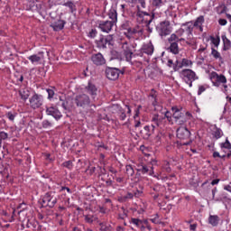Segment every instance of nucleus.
<instances>
[{
    "mask_svg": "<svg viewBox=\"0 0 231 231\" xmlns=\"http://www.w3.org/2000/svg\"><path fill=\"white\" fill-rule=\"evenodd\" d=\"M163 169L166 172H171L172 170L171 169V163L169 162H164Z\"/></svg>",
    "mask_w": 231,
    "mask_h": 231,
    "instance_id": "56",
    "label": "nucleus"
},
{
    "mask_svg": "<svg viewBox=\"0 0 231 231\" xmlns=\"http://www.w3.org/2000/svg\"><path fill=\"white\" fill-rule=\"evenodd\" d=\"M152 5L155 8H161V6H163V0H152Z\"/></svg>",
    "mask_w": 231,
    "mask_h": 231,
    "instance_id": "49",
    "label": "nucleus"
},
{
    "mask_svg": "<svg viewBox=\"0 0 231 231\" xmlns=\"http://www.w3.org/2000/svg\"><path fill=\"white\" fill-rule=\"evenodd\" d=\"M133 198H134L133 192L128 191L125 195L121 197V200L125 202V201H129V199H133Z\"/></svg>",
    "mask_w": 231,
    "mask_h": 231,
    "instance_id": "45",
    "label": "nucleus"
},
{
    "mask_svg": "<svg viewBox=\"0 0 231 231\" xmlns=\"http://www.w3.org/2000/svg\"><path fill=\"white\" fill-rule=\"evenodd\" d=\"M42 126L43 129H51V127H53V123L50 122L48 119H44L42 122Z\"/></svg>",
    "mask_w": 231,
    "mask_h": 231,
    "instance_id": "41",
    "label": "nucleus"
},
{
    "mask_svg": "<svg viewBox=\"0 0 231 231\" xmlns=\"http://www.w3.org/2000/svg\"><path fill=\"white\" fill-rule=\"evenodd\" d=\"M167 66L168 68H172V69H174V61L172 60H168Z\"/></svg>",
    "mask_w": 231,
    "mask_h": 231,
    "instance_id": "62",
    "label": "nucleus"
},
{
    "mask_svg": "<svg viewBox=\"0 0 231 231\" xmlns=\"http://www.w3.org/2000/svg\"><path fill=\"white\" fill-rule=\"evenodd\" d=\"M6 118H8V120H10L11 122H14L15 120V116H17L16 113H12V112H7L5 114Z\"/></svg>",
    "mask_w": 231,
    "mask_h": 231,
    "instance_id": "50",
    "label": "nucleus"
},
{
    "mask_svg": "<svg viewBox=\"0 0 231 231\" xmlns=\"http://www.w3.org/2000/svg\"><path fill=\"white\" fill-rule=\"evenodd\" d=\"M180 30L183 33L186 32L188 37H190V35H192V32H194V25L192 24V22H188L182 24V29Z\"/></svg>",
    "mask_w": 231,
    "mask_h": 231,
    "instance_id": "23",
    "label": "nucleus"
},
{
    "mask_svg": "<svg viewBox=\"0 0 231 231\" xmlns=\"http://www.w3.org/2000/svg\"><path fill=\"white\" fill-rule=\"evenodd\" d=\"M60 101L61 102L60 106L64 109V111H69V109H71V106H69L68 100L62 98V97H60Z\"/></svg>",
    "mask_w": 231,
    "mask_h": 231,
    "instance_id": "36",
    "label": "nucleus"
},
{
    "mask_svg": "<svg viewBox=\"0 0 231 231\" xmlns=\"http://www.w3.org/2000/svg\"><path fill=\"white\" fill-rule=\"evenodd\" d=\"M143 53H146V55H152V53H154V46L152 43L143 45L141 51L139 53H135L134 55L143 57Z\"/></svg>",
    "mask_w": 231,
    "mask_h": 231,
    "instance_id": "16",
    "label": "nucleus"
},
{
    "mask_svg": "<svg viewBox=\"0 0 231 231\" xmlns=\"http://www.w3.org/2000/svg\"><path fill=\"white\" fill-rule=\"evenodd\" d=\"M222 41H223V51H228V50H230L231 48V42L230 40H228V38H226V35H222Z\"/></svg>",
    "mask_w": 231,
    "mask_h": 231,
    "instance_id": "31",
    "label": "nucleus"
},
{
    "mask_svg": "<svg viewBox=\"0 0 231 231\" xmlns=\"http://www.w3.org/2000/svg\"><path fill=\"white\" fill-rule=\"evenodd\" d=\"M28 60L32 62V64H39L44 59V52H39L38 54H33L27 57Z\"/></svg>",
    "mask_w": 231,
    "mask_h": 231,
    "instance_id": "21",
    "label": "nucleus"
},
{
    "mask_svg": "<svg viewBox=\"0 0 231 231\" xmlns=\"http://www.w3.org/2000/svg\"><path fill=\"white\" fill-rule=\"evenodd\" d=\"M115 26V22H111L109 20L106 21H99L97 22V28L101 30L104 33H109L113 27Z\"/></svg>",
    "mask_w": 231,
    "mask_h": 231,
    "instance_id": "12",
    "label": "nucleus"
},
{
    "mask_svg": "<svg viewBox=\"0 0 231 231\" xmlns=\"http://www.w3.org/2000/svg\"><path fill=\"white\" fill-rule=\"evenodd\" d=\"M45 113L48 116H53L57 121L62 118V113L56 106H46Z\"/></svg>",
    "mask_w": 231,
    "mask_h": 231,
    "instance_id": "13",
    "label": "nucleus"
},
{
    "mask_svg": "<svg viewBox=\"0 0 231 231\" xmlns=\"http://www.w3.org/2000/svg\"><path fill=\"white\" fill-rule=\"evenodd\" d=\"M171 111L173 113L172 116L174 120H179V118L182 117L185 115V113L181 112V110L178 108V106H172Z\"/></svg>",
    "mask_w": 231,
    "mask_h": 231,
    "instance_id": "30",
    "label": "nucleus"
},
{
    "mask_svg": "<svg viewBox=\"0 0 231 231\" xmlns=\"http://www.w3.org/2000/svg\"><path fill=\"white\" fill-rule=\"evenodd\" d=\"M153 129H151V125H145L143 130L140 131L141 138L143 140H149L152 136Z\"/></svg>",
    "mask_w": 231,
    "mask_h": 231,
    "instance_id": "18",
    "label": "nucleus"
},
{
    "mask_svg": "<svg viewBox=\"0 0 231 231\" xmlns=\"http://www.w3.org/2000/svg\"><path fill=\"white\" fill-rule=\"evenodd\" d=\"M164 120L167 118L168 122H172V114H171V112L166 111L164 113V116H162Z\"/></svg>",
    "mask_w": 231,
    "mask_h": 231,
    "instance_id": "55",
    "label": "nucleus"
},
{
    "mask_svg": "<svg viewBox=\"0 0 231 231\" xmlns=\"http://www.w3.org/2000/svg\"><path fill=\"white\" fill-rule=\"evenodd\" d=\"M131 223H133V225H135V226H137V228H140L142 226V225H147V220H140L139 218H132L131 219Z\"/></svg>",
    "mask_w": 231,
    "mask_h": 231,
    "instance_id": "35",
    "label": "nucleus"
},
{
    "mask_svg": "<svg viewBox=\"0 0 231 231\" xmlns=\"http://www.w3.org/2000/svg\"><path fill=\"white\" fill-rule=\"evenodd\" d=\"M42 207H49V208H53L57 205V197L53 192H47L42 200Z\"/></svg>",
    "mask_w": 231,
    "mask_h": 231,
    "instance_id": "7",
    "label": "nucleus"
},
{
    "mask_svg": "<svg viewBox=\"0 0 231 231\" xmlns=\"http://www.w3.org/2000/svg\"><path fill=\"white\" fill-rule=\"evenodd\" d=\"M189 122V119L187 118V116H182L181 117H179L177 120H175V123L177 125H185Z\"/></svg>",
    "mask_w": 231,
    "mask_h": 231,
    "instance_id": "38",
    "label": "nucleus"
},
{
    "mask_svg": "<svg viewBox=\"0 0 231 231\" xmlns=\"http://www.w3.org/2000/svg\"><path fill=\"white\" fill-rule=\"evenodd\" d=\"M72 104L79 109V111H88L89 107H97L92 104L91 97L87 94H79L72 99Z\"/></svg>",
    "mask_w": 231,
    "mask_h": 231,
    "instance_id": "1",
    "label": "nucleus"
},
{
    "mask_svg": "<svg viewBox=\"0 0 231 231\" xmlns=\"http://www.w3.org/2000/svg\"><path fill=\"white\" fill-rule=\"evenodd\" d=\"M211 55L214 57V59H221V53L217 51L216 49H211Z\"/></svg>",
    "mask_w": 231,
    "mask_h": 231,
    "instance_id": "52",
    "label": "nucleus"
},
{
    "mask_svg": "<svg viewBox=\"0 0 231 231\" xmlns=\"http://www.w3.org/2000/svg\"><path fill=\"white\" fill-rule=\"evenodd\" d=\"M132 194H134V198H141V196H143V187L139 186V189H133Z\"/></svg>",
    "mask_w": 231,
    "mask_h": 231,
    "instance_id": "33",
    "label": "nucleus"
},
{
    "mask_svg": "<svg viewBox=\"0 0 231 231\" xmlns=\"http://www.w3.org/2000/svg\"><path fill=\"white\" fill-rule=\"evenodd\" d=\"M63 6H67L68 8H69L71 14H73V12L77 10L75 4H73V2L71 1H68L67 3H64Z\"/></svg>",
    "mask_w": 231,
    "mask_h": 231,
    "instance_id": "42",
    "label": "nucleus"
},
{
    "mask_svg": "<svg viewBox=\"0 0 231 231\" xmlns=\"http://www.w3.org/2000/svg\"><path fill=\"white\" fill-rule=\"evenodd\" d=\"M152 124H155L156 127H163L165 125V117L158 114H154L152 117Z\"/></svg>",
    "mask_w": 231,
    "mask_h": 231,
    "instance_id": "20",
    "label": "nucleus"
},
{
    "mask_svg": "<svg viewBox=\"0 0 231 231\" xmlns=\"http://www.w3.org/2000/svg\"><path fill=\"white\" fill-rule=\"evenodd\" d=\"M177 138L180 140H189L190 138V131L186 126H180L177 129Z\"/></svg>",
    "mask_w": 231,
    "mask_h": 231,
    "instance_id": "15",
    "label": "nucleus"
},
{
    "mask_svg": "<svg viewBox=\"0 0 231 231\" xmlns=\"http://www.w3.org/2000/svg\"><path fill=\"white\" fill-rule=\"evenodd\" d=\"M113 107H115L118 111L119 120H122V122H124V120H125V118H127V115L125 114V110H124V108H122L121 106L118 105V104L114 105Z\"/></svg>",
    "mask_w": 231,
    "mask_h": 231,
    "instance_id": "28",
    "label": "nucleus"
},
{
    "mask_svg": "<svg viewBox=\"0 0 231 231\" xmlns=\"http://www.w3.org/2000/svg\"><path fill=\"white\" fill-rule=\"evenodd\" d=\"M210 41L212 44L216 46V48H217V46H219V42H221V39L219 38V36H217V38L214 36H210Z\"/></svg>",
    "mask_w": 231,
    "mask_h": 231,
    "instance_id": "46",
    "label": "nucleus"
},
{
    "mask_svg": "<svg viewBox=\"0 0 231 231\" xmlns=\"http://www.w3.org/2000/svg\"><path fill=\"white\" fill-rule=\"evenodd\" d=\"M30 225H32V226H33V228H37V225H39V222L36 221V220H34V221H32V222H29V223L27 224V228H30Z\"/></svg>",
    "mask_w": 231,
    "mask_h": 231,
    "instance_id": "59",
    "label": "nucleus"
},
{
    "mask_svg": "<svg viewBox=\"0 0 231 231\" xmlns=\"http://www.w3.org/2000/svg\"><path fill=\"white\" fill-rule=\"evenodd\" d=\"M85 221L87 223H93V217H91L89 216H85Z\"/></svg>",
    "mask_w": 231,
    "mask_h": 231,
    "instance_id": "63",
    "label": "nucleus"
},
{
    "mask_svg": "<svg viewBox=\"0 0 231 231\" xmlns=\"http://www.w3.org/2000/svg\"><path fill=\"white\" fill-rule=\"evenodd\" d=\"M207 91V87L204 85L199 86L198 95H201L202 93H205Z\"/></svg>",
    "mask_w": 231,
    "mask_h": 231,
    "instance_id": "57",
    "label": "nucleus"
},
{
    "mask_svg": "<svg viewBox=\"0 0 231 231\" xmlns=\"http://www.w3.org/2000/svg\"><path fill=\"white\" fill-rule=\"evenodd\" d=\"M228 22L226 21V19H223V18H220L219 20H218V24H220V26H226V23H227Z\"/></svg>",
    "mask_w": 231,
    "mask_h": 231,
    "instance_id": "60",
    "label": "nucleus"
},
{
    "mask_svg": "<svg viewBox=\"0 0 231 231\" xmlns=\"http://www.w3.org/2000/svg\"><path fill=\"white\" fill-rule=\"evenodd\" d=\"M184 82L189 86V88H192V82L194 80H198L199 79L198 76H196V72H194L190 69H185L180 73Z\"/></svg>",
    "mask_w": 231,
    "mask_h": 231,
    "instance_id": "6",
    "label": "nucleus"
},
{
    "mask_svg": "<svg viewBox=\"0 0 231 231\" xmlns=\"http://www.w3.org/2000/svg\"><path fill=\"white\" fill-rule=\"evenodd\" d=\"M166 14H168L169 17H174L175 18L177 16L176 13H174V11H171V10L166 11Z\"/></svg>",
    "mask_w": 231,
    "mask_h": 231,
    "instance_id": "61",
    "label": "nucleus"
},
{
    "mask_svg": "<svg viewBox=\"0 0 231 231\" xmlns=\"http://www.w3.org/2000/svg\"><path fill=\"white\" fill-rule=\"evenodd\" d=\"M150 221H152V223L154 225H160V218L158 217V215H156L155 217L151 218Z\"/></svg>",
    "mask_w": 231,
    "mask_h": 231,
    "instance_id": "58",
    "label": "nucleus"
},
{
    "mask_svg": "<svg viewBox=\"0 0 231 231\" xmlns=\"http://www.w3.org/2000/svg\"><path fill=\"white\" fill-rule=\"evenodd\" d=\"M65 24L66 21L59 19L51 23V28L53 29L54 32H60V30H64Z\"/></svg>",
    "mask_w": 231,
    "mask_h": 231,
    "instance_id": "19",
    "label": "nucleus"
},
{
    "mask_svg": "<svg viewBox=\"0 0 231 231\" xmlns=\"http://www.w3.org/2000/svg\"><path fill=\"white\" fill-rule=\"evenodd\" d=\"M95 44L98 50H106L107 46H113V35H100L96 41Z\"/></svg>",
    "mask_w": 231,
    "mask_h": 231,
    "instance_id": "5",
    "label": "nucleus"
},
{
    "mask_svg": "<svg viewBox=\"0 0 231 231\" xmlns=\"http://www.w3.org/2000/svg\"><path fill=\"white\" fill-rule=\"evenodd\" d=\"M217 192V188H214L212 189V199L213 201H217V202H219V201H225V199H226V192H222L219 194L218 197H216V193Z\"/></svg>",
    "mask_w": 231,
    "mask_h": 231,
    "instance_id": "24",
    "label": "nucleus"
},
{
    "mask_svg": "<svg viewBox=\"0 0 231 231\" xmlns=\"http://www.w3.org/2000/svg\"><path fill=\"white\" fill-rule=\"evenodd\" d=\"M135 33H136V30L133 28H128L126 29V32H124V34L125 35V37H127V39H132L133 35H134Z\"/></svg>",
    "mask_w": 231,
    "mask_h": 231,
    "instance_id": "40",
    "label": "nucleus"
},
{
    "mask_svg": "<svg viewBox=\"0 0 231 231\" xmlns=\"http://www.w3.org/2000/svg\"><path fill=\"white\" fill-rule=\"evenodd\" d=\"M105 75L108 80H118L120 77L125 75V69H118L115 67H106Z\"/></svg>",
    "mask_w": 231,
    "mask_h": 231,
    "instance_id": "4",
    "label": "nucleus"
},
{
    "mask_svg": "<svg viewBox=\"0 0 231 231\" xmlns=\"http://www.w3.org/2000/svg\"><path fill=\"white\" fill-rule=\"evenodd\" d=\"M19 95L22 98V100H24V102H26L27 98H30V90L23 88L19 90Z\"/></svg>",
    "mask_w": 231,
    "mask_h": 231,
    "instance_id": "32",
    "label": "nucleus"
},
{
    "mask_svg": "<svg viewBox=\"0 0 231 231\" xmlns=\"http://www.w3.org/2000/svg\"><path fill=\"white\" fill-rule=\"evenodd\" d=\"M91 60L95 66H104V64H106V58H104V55L100 52L93 54Z\"/></svg>",
    "mask_w": 231,
    "mask_h": 231,
    "instance_id": "17",
    "label": "nucleus"
},
{
    "mask_svg": "<svg viewBox=\"0 0 231 231\" xmlns=\"http://www.w3.org/2000/svg\"><path fill=\"white\" fill-rule=\"evenodd\" d=\"M108 17L111 19L110 22H114V24H116V21H118V13H116V8L112 7L108 11Z\"/></svg>",
    "mask_w": 231,
    "mask_h": 231,
    "instance_id": "26",
    "label": "nucleus"
},
{
    "mask_svg": "<svg viewBox=\"0 0 231 231\" xmlns=\"http://www.w3.org/2000/svg\"><path fill=\"white\" fill-rule=\"evenodd\" d=\"M101 231H113V226L106 222L99 223Z\"/></svg>",
    "mask_w": 231,
    "mask_h": 231,
    "instance_id": "34",
    "label": "nucleus"
},
{
    "mask_svg": "<svg viewBox=\"0 0 231 231\" xmlns=\"http://www.w3.org/2000/svg\"><path fill=\"white\" fill-rule=\"evenodd\" d=\"M3 140H8V133L5 131L0 132V149L3 147Z\"/></svg>",
    "mask_w": 231,
    "mask_h": 231,
    "instance_id": "44",
    "label": "nucleus"
},
{
    "mask_svg": "<svg viewBox=\"0 0 231 231\" xmlns=\"http://www.w3.org/2000/svg\"><path fill=\"white\" fill-rule=\"evenodd\" d=\"M125 169L126 174H128V176H134V169H133L132 165H126Z\"/></svg>",
    "mask_w": 231,
    "mask_h": 231,
    "instance_id": "51",
    "label": "nucleus"
},
{
    "mask_svg": "<svg viewBox=\"0 0 231 231\" xmlns=\"http://www.w3.org/2000/svg\"><path fill=\"white\" fill-rule=\"evenodd\" d=\"M181 68H183V65H182L181 61L177 60L174 62L173 71H180V69H181Z\"/></svg>",
    "mask_w": 231,
    "mask_h": 231,
    "instance_id": "48",
    "label": "nucleus"
},
{
    "mask_svg": "<svg viewBox=\"0 0 231 231\" xmlns=\"http://www.w3.org/2000/svg\"><path fill=\"white\" fill-rule=\"evenodd\" d=\"M122 48H123V54L125 57L126 62H131V60H133V57H136V55L133 53V50H134V47L127 43V42H125L123 43Z\"/></svg>",
    "mask_w": 231,
    "mask_h": 231,
    "instance_id": "9",
    "label": "nucleus"
},
{
    "mask_svg": "<svg viewBox=\"0 0 231 231\" xmlns=\"http://www.w3.org/2000/svg\"><path fill=\"white\" fill-rule=\"evenodd\" d=\"M143 15H147L149 17V20L146 21V24H147V26H149V24H151V23H152V21L154 19V14H149V13H147V12L138 10L137 17H140L142 19V17H143Z\"/></svg>",
    "mask_w": 231,
    "mask_h": 231,
    "instance_id": "25",
    "label": "nucleus"
},
{
    "mask_svg": "<svg viewBox=\"0 0 231 231\" xmlns=\"http://www.w3.org/2000/svg\"><path fill=\"white\" fill-rule=\"evenodd\" d=\"M168 42L170 44V47L168 48L169 51L172 53L173 55H178L180 53V42H185L184 38H179L178 34L172 33L168 38Z\"/></svg>",
    "mask_w": 231,
    "mask_h": 231,
    "instance_id": "3",
    "label": "nucleus"
},
{
    "mask_svg": "<svg viewBox=\"0 0 231 231\" xmlns=\"http://www.w3.org/2000/svg\"><path fill=\"white\" fill-rule=\"evenodd\" d=\"M116 181L117 183H124V177H116Z\"/></svg>",
    "mask_w": 231,
    "mask_h": 231,
    "instance_id": "64",
    "label": "nucleus"
},
{
    "mask_svg": "<svg viewBox=\"0 0 231 231\" xmlns=\"http://www.w3.org/2000/svg\"><path fill=\"white\" fill-rule=\"evenodd\" d=\"M203 23H205V16L204 15H200L199 16L194 24H193V28H198V26H203Z\"/></svg>",
    "mask_w": 231,
    "mask_h": 231,
    "instance_id": "37",
    "label": "nucleus"
},
{
    "mask_svg": "<svg viewBox=\"0 0 231 231\" xmlns=\"http://www.w3.org/2000/svg\"><path fill=\"white\" fill-rule=\"evenodd\" d=\"M223 136V130H221V128H215V131L213 132V137L216 140H219V138H221Z\"/></svg>",
    "mask_w": 231,
    "mask_h": 231,
    "instance_id": "39",
    "label": "nucleus"
},
{
    "mask_svg": "<svg viewBox=\"0 0 231 231\" xmlns=\"http://www.w3.org/2000/svg\"><path fill=\"white\" fill-rule=\"evenodd\" d=\"M210 80L216 88H219L221 84H226V77L223 74H217V72H212L210 74Z\"/></svg>",
    "mask_w": 231,
    "mask_h": 231,
    "instance_id": "10",
    "label": "nucleus"
},
{
    "mask_svg": "<svg viewBox=\"0 0 231 231\" xmlns=\"http://www.w3.org/2000/svg\"><path fill=\"white\" fill-rule=\"evenodd\" d=\"M97 34H98V32L97 31V29H92L88 32V37H89L90 39H95V37H97Z\"/></svg>",
    "mask_w": 231,
    "mask_h": 231,
    "instance_id": "53",
    "label": "nucleus"
},
{
    "mask_svg": "<svg viewBox=\"0 0 231 231\" xmlns=\"http://www.w3.org/2000/svg\"><path fill=\"white\" fill-rule=\"evenodd\" d=\"M219 147L222 152H225V154H226V151H231V143L228 140V137L226 138V141L224 143H219Z\"/></svg>",
    "mask_w": 231,
    "mask_h": 231,
    "instance_id": "27",
    "label": "nucleus"
},
{
    "mask_svg": "<svg viewBox=\"0 0 231 231\" xmlns=\"http://www.w3.org/2000/svg\"><path fill=\"white\" fill-rule=\"evenodd\" d=\"M29 102L32 109H39V107L44 104V97H42V95L34 93V95L30 97Z\"/></svg>",
    "mask_w": 231,
    "mask_h": 231,
    "instance_id": "8",
    "label": "nucleus"
},
{
    "mask_svg": "<svg viewBox=\"0 0 231 231\" xmlns=\"http://www.w3.org/2000/svg\"><path fill=\"white\" fill-rule=\"evenodd\" d=\"M46 91L48 93V100H53V97H55V88H46Z\"/></svg>",
    "mask_w": 231,
    "mask_h": 231,
    "instance_id": "43",
    "label": "nucleus"
},
{
    "mask_svg": "<svg viewBox=\"0 0 231 231\" xmlns=\"http://www.w3.org/2000/svg\"><path fill=\"white\" fill-rule=\"evenodd\" d=\"M29 10L32 12H41L42 9V5L41 4H37V0H27Z\"/></svg>",
    "mask_w": 231,
    "mask_h": 231,
    "instance_id": "22",
    "label": "nucleus"
},
{
    "mask_svg": "<svg viewBox=\"0 0 231 231\" xmlns=\"http://www.w3.org/2000/svg\"><path fill=\"white\" fill-rule=\"evenodd\" d=\"M219 221H221V219L219 218V216L209 215L208 223L209 225H211V226H217V225H219Z\"/></svg>",
    "mask_w": 231,
    "mask_h": 231,
    "instance_id": "29",
    "label": "nucleus"
},
{
    "mask_svg": "<svg viewBox=\"0 0 231 231\" xmlns=\"http://www.w3.org/2000/svg\"><path fill=\"white\" fill-rule=\"evenodd\" d=\"M181 64H182V68H184V67L187 68V67L192 65V61L189 60H187V59H182L181 60Z\"/></svg>",
    "mask_w": 231,
    "mask_h": 231,
    "instance_id": "54",
    "label": "nucleus"
},
{
    "mask_svg": "<svg viewBox=\"0 0 231 231\" xmlns=\"http://www.w3.org/2000/svg\"><path fill=\"white\" fill-rule=\"evenodd\" d=\"M153 169L154 167L149 166L143 162H140L136 164V171L140 174H149V176H152V174H154Z\"/></svg>",
    "mask_w": 231,
    "mask_h": 231,
    "instance_id": "11",
    "label": "nucleus"
},
{
    "mask_svg": "<svg viewBox=\"0 0 231 231\" xmlns=\"http://www.w3.org/2000/svg\"><path fill=\"white\" fill-rule=\"evenodd\" d=\"M85 91L88 95L91 97L92 100H97V96L98 95V88L95 84L88 82V86L85 87Z\"/></svg>",
    "mask_w": 231,
    "mask_h": 231,
    "instance_id": "14",
    "label": "nucleus"
},
{
    "mask_svg": "<svg viewBox=\"0 0 231 231\" xmlns=\"http://www.w3.org/2000/svg\"><path fill=\"white\" fill-rule=\"evenodd\" d=\"M155 30L161 39H165L168 37V35L172 33V26L171 25V22L169 20L160 22L155 26Z\"/></svg>",
    "mask_w": 231,
    "mask_h": 231,
    "instance_id": "2",
    "label": "nucleus"
},
{
    "mask_svg": "<svg viewBox=\"0 0 231 231\" xmlns=\"http://www.w3.org/2000/svg\"><path fill=\"white\" fill-rule=\"evenodd\" d=\"M61 165L62 167H65V169H69V171H71L73 169V161L64 162Z\"/></svg>",
    "mask_w": 231,
    "mask_h": 231,
    "instance_id": "47",
    "label": "nucleus"
}]
</instances>
